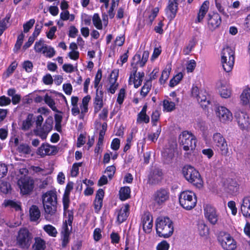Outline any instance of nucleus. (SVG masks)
Returning <instances> with one entry per match:
<instances>
[{
    "mask_svg": "<svg viewBox=\"0 0 250 250\" xmlns=\"http://www.w3.org/2000/svg\"><path fill=\"white\" fill-rule=\"evenodd\" d=\"M156 230L159 236L168 238L174 230L172 221L167 217H160L156 221Z\"/></svg>",
    "mask_w": 250,
    "mask_h": 250,
    "instance_id": "obj_1",
    "label": "nucleus"
},
{
    "mask_svg": "<svg viewBox=\"0 0 250 250\" xmlns=\"http://www.w3.org/2000/svg\"><path fill=\"white\" fill-rule=\"evenodd\" d=\"M43 121V118L42 115H39L37 117L36 120V128L34 130V132L36 136H38L42 140H44L46 138L48 134L52 130L53 121L52 119L48 118L43 126H42Z\"/></svg>",
    "mask_w": 250,
    "mask_h": 250,
    "instance_id": "obj_2",
    "label": "nucleus"
},
{
    "mask_svg": "<svg viewBox=\"0 0 250 250\" xmlns=\"http://www.w3.org/2000/svg\"><path fill=\"white\" fill-rule=\"evenodd\" d=\"M182 173L185 179L195 186L200 188L202 186L203 181L199 172L193 167L187 165L183 167Z\"/></svg>",
    "mask_w": 250,
    "mask_h": 250,
    "instance_id": "obj_3",
    "label": "nucleus"
},
{
    "mask_svg": "<svg viewBox=\"0 0 250 250\" xmlns=\"http://www.w3.org/2000/svg\"><path fill=\"white\" fill-rule=\"evenodd\" d=\"M33 239V234L27 228H21L16 235V244L22 249L27 250L30 247Z\"/></svg>",
    "mask_w": 250,
    "mask_h": 250,
    "instance_id": "obj_4",
    "label": "nucleus"
},
{
    "mask_svg": "<svg viewBox=\"0 0 250 250\" xmlns=\"http://www.w3.org/2000/svg\"><path fill=\"white\" fill-rule=\"evenodd\" d=\"M180 205L184 209L189 210L193 208L197 204V198L195 194L190 190L181 192L179 195Z\"/></svg>",
    "mask_w": 250,
    "mask_h": 250,
    "instance_id": "obj_5",
    "label": "nucleus"
},
{
    "mask_svg": "<svg viewBox=\"0 0 250 250\" xmlns=\"http://www.w3.org/2000/svg\"><path fill=\"white\" fill-rule=\"evenodd\" d=\"M181 145L183 146L185 151H192L196 147V139L195 137L188 131H183L179 137Z\"/></svg>",
    "mask_w": 250,
    "mask_h": 250,
    "instance_id": "obj_6",
    "label": "nucleus"
},
{
    "mask_svg": "<svg viewBox=\"0 0 250 250\" xmlns=\"http://www.w3.org/2000/svg\"><path fill=\"white\" fill-rule=\"evenodd\" d=\"M221 63L225 62L228 60V64H223L225 71L229 72L231 71L234 62V52L229 46L224 48L221 52Z\"/></svg>",
    "mask_w": 250,
    "mask_h": 250,
    "instance_id": "obj_7",
    "label": "nucleus"
},
{
    "mask_svg": "<svg viewBox=\"0 0 250 250\" xmlns=\"http://www.w3.org/2000/svg\"><path fill=\"white\" fill-rule=\"evenodd\" d=\"M170 193L167 188H160L156 190L152 195L154 204L162 207L169 199Z\"/></svg>",
    "mask_w": 250,
    "mask_h": 250,
    "instance_id": "obj_8",
    "label": "nucleus"
},
{
    "mask_svg": "<svg viewBox=\"0 0 250 250\" xmlns=\"http://www.w3.org/2000/svg\"><path fill=\"white\" fill-rule=\"evenodd\" d=\"M213 140L214 143L221 154L227 156L229 153V148L223 136L219 133H216L213 135Z\"/></svg>",
    "mask_w": 250,
    "mask_h": 250,
    "instance_id": "obj_9",
    "label": "nucleus"
},
{
    "mask_svg": "<svg viewBox=\"0 0 250 250\" xmlns=\"http://www.w3.org/2000/svg\"><path fill=\"white\" fill-rule=\"evenodd\" d=\"M34 183V181L29 177L22 178L18 181V185L23 194H28L33 190Z\"/></svg>",
    "mask_w": 250,
    "mask_h": 250,
    "instance_id": "obj_10",
    "label": "nucleus"
},
{
    "mask_svg": "<svg viewBox=\"0 0 250 250\" xmlns=\"http://www.w3.org/2000/svg\"><path fill=\"white\" fill-rule=\"evenodd\" d=\"M204 214L205 217L211 224H216L218 220V215L215 208L211 205H207L204 207Z\"/></svg>",
    "mask_w": 250,
    "mask_h": 250,
    "instance_id": "obj_11",
    "label": "nucleus"
},
{
    "mask_svg": "<svg viewBox=\"0 0 250 250\" xmlns=\"http://www.w3.org/2000/svg\"><path fill=\"white\" fill-rule=\"evenodd\" d=\"M234 114L240 127L242 130L247 129L250 125L248 115L245 112L240 110H236Z\"/></svg>",
    "mask_w": 250,
    "mask_h": 250,
    "instance_id": "obj_12",
    "label": "nucleus"
},
{
    "mask_svg": "<svg viewBox=\"0 0 250 250\" xmlns=\"http://www.w3.org/2000/svg\"><path fill=\"white\" fill-rule=\"evenodd\" d=\"M162 172L158 168L151 171L148 175V183L150 185H156L159 184L162 179Z\"/></svg>",
    "mask_w": 250,
    "mask_h": 250,
    "instance_id": "obj_13",
    "label": "nucleus"
},
{
    "mask_svg": "<svg viewBox=\"0 0 250 250\" xmlns=\"http://www.w3.org/2000/svg\"><path fill=\"white\" fill-rule=\"evenodd\" d=\"M143 228L146 233H149L153 226V219L149 212L145 213L142 217Z\"/></svg>",
    "mask_w": 250,
    "mask_h": 250,
    "instance_id": "obj_14",
    "label": "nucleus"
},
{
    "mask_svg": "<svg viewBox=\"0 0 250 250\" xmlns=\"http://www.w3.org/2000/svg\"><path fill=\"white\" fill-rule=\"evenodd\" d=\"M219 242L223 248L226 250H234L236 248V244L234 239L229 235H225L222 240L219 239Z\"/></svg>",
    "mask_w": 250,
    "mask_h": 250,
    "instance_id": "obj_15",
    "label": "nucleus"
},
{
    "mask_svg": "<svg viewBox=\"0 0 250 250\" xmlns=\"http://www.w3.org/2000/svg\"><path fill=\"white\" fill-rule=\"evenodd\" d=\"M62 203L63 206L64 215H65L66 213H68V225L71 226L73 220L74 212L72 210L68 209L70 203L69 195L64 194L63 195Z\"/></svg>",
    "mask_w": 250,
    "mask_h": 250,
    "instance_id": "obj_16",
    "label": "nucleus"
},
{
    "mask_svg": "<svg viewBox=\"0 0 250 250\" xmlns=\"http://www.w3.org/2000/svg\"><path fill=\"white\" fill-rule=\"evenodd\" d=\"M68 220H65L63 223L62 230V246L63 248H65L69 241V235L72 229V225L70 226V229L68 227Z\"/></svg>",
    "mask_w": 250,
    "mask_h": 250,
    "instance_id": "obj_17",
    "label": "nucleus"
},
{
    "mask_svg": "<svg viewBox=\"0 0 250 250\" xmlns=\"http://www.w3.org/2000/svg\"><path fill=\"white\" fill-rule=\"evenodd\" d=\"M208 28L213 30L218 27L221 23V18L217 13H214L212 15H208Z\"/></svg>",
    "mask_w": 250,
    "mask_h": 250,
    "instance_id": "obj_18",
    "label": "nucleus"
},
{
    "mask_svg": "<svg viewBox=\"0 0 250 250\" xmlns=\"http://www.w3.org/2000/svg\"><path fill=\"white\" fill-rule=\"evenodd\" d=\"M58 152L55 146L43 144L38 149V154L42 156L46 155H54Z\"/></svg>",
    "mask_w": 250,
    "mask_h": 250,
    "instance_id": "obj_19",
    "label": "nucleus"
},
{
    "mask_svg": "<svg viewBox=\"0 0 250 250\" xmlns=\"http://www.w3.org/2000/svg\"><path fill=\"white\" fill-rule=\"evenodd\" d=\"M217 116L219 118L220 121L222 122H225L229 121L232 119V114L226 107L221 106L218 107L216 112Z\"/></svg>",
    "mask_w": 250,
    "mask_h": 250,
    "instance_id": "obj_20",
    "label": "nucleus"
},
{
    "mask_svg": "<svg viewBox=\"0 0 250 250\" xmlns=\"http://www.w3.org/2000/svg\"><path fill=\"white\" fill-rule=\"evenodd\" d=\"M103 95L104 92L102 90H96V96L94 102V112L98 113L103 106Z\"/></svg>",
    "mask_w": 250,
    "mask_h": 250,
    "instance_id": "obj_21",
    "label": "nucleus"
},
{
    "mask_svg": "<svg viewBox=\"0 0 250 250\" xmlns=\"http://www.w3.org/2000/svg\"><path fill=\"white\" fill-rule=\"evenodd\" d=\"M178 2L168 1L166 8L168 18L170 20H173L176 16L178 10Z\"/></svg>",
    "mask_w": 250,
    "mask_h": 250,
    "instance_id": "obj_22",
    "label": "nucleus"
},
{
    "mask_svg": "<svg viewBox=\"0 0 250 250\" xmlns=\"http://www.w3.org/2000/svg\"><path fill=\"white\" fill-rule=\"evenodd\" d=\"M220 96L224 98H229L231 94V90L230 87L226 83L220 82L218 86Z\"/></svg>",
    "mask_w": 250,
    "mask_h": 250,
    "instance_id": "obj_23",
    "label": "nucleus"
},
{
    "mask_svg": "<svg viewBox=\"0 0 250 250\" xmlns=\"http://www.w3.org/2000/svg\"><path fill=\"white\" fill-rule=\"evenodd\" d=\"M209 2L208 0L205 1L202 5L201 6L196 19L195 21L196 23L201 22L207 12L208 11L209 8Z\"/></svg>",
    "mask_w": 250,
    "mask_h": 250,
    "instance_id": "obj_24",
    "label": "nucleus"
},
{
    "mask_svg": "<svg viewBox=\"0 0 250 250\" xmlns=\"http://www.w3.org/2000/svg\"><path fill=\"white\" fill-rule=\"evenodd\" d=\"M129 213V206L126 204L119 211L117 216V221L121 224L125 221Z\"/></svg>",
    "mask_w": 250,
    "mask_h": 250,
    "instance_id": "obj_25",
    "label": "nucleus"
},
{
    "mask_svg": "<svg viewBox=\"0 0 250 250\" xmlns=\"http://www.w3.org/2000/svg\"><path fill=\"white\" fill-rule=\"evenodd\" d=\"M42 202L57 204V197L56 191L50 190L42 195Z\"/></svg>",
    "mask_w": 250,
    "mask_h": 250,
    "instance_id": "obj_26",
    "label": "nucleus"
},
{
    "mask_svg": "<svg viewBox=\"0 0 250 250\" xmlns=\"http://www.w3.org/2000/svg\"><path fill=\"white\" fill-rule=\"evenodd\" d=\"M174 156V150L172 148H167L162 152V157L165 163H171Z\"/></svg>",
    "mask_w": 250,
    "mask_h": 250,
    "instance_id": "obj_27",
    "label": "nucleus"
},
{
    "mask_svg": "<svg viewBox=\"0 0 250 250\" xmlns=\"http://www.w3.org/2000/svg\"><path fill=\"white\" fill-rule=\"evenodd\" d=\"M149 56V52L147 51H144L141 58V55L136 54L133 57V60H137L135 65H139L141 67H143L147 62Z\"/></svg>",
    "mask_w": 250,
    "mask_h": 250,
    "instance_id": "obj_28",
    "label": "nucleus"
},
{
    "mask_svg": "<svg viewBox=\"0 0 250 250\" xmlns=\"http://www.w3.org/2000/svg\"><path fill=\"white\" fill-rule=\"evenodd\" d=\"M196 98L202 107L204 109L207 108L210 103L208 98L207 97V93L205 91L200 92Z\"/></svg>",
    "mask_w": 250,
    "mask_h": 250,
    "instance_id": "obj_29",
    "label": "nucleus"
},
{
    "mask_svg": "<svg viewBox=\"0 0 250 250\" xmlns=\"http://www.w3.org/2000/svg\"><path fill=\"white\" fill-rule=\"evenodd\" d=\"M117 77L118 74L113 71L110 75V83L111 84L108 89V91L111 94H114L118 87V83H116Z\"/></svg>",
    "mask_w": 250,
    "mask_h": 250,
    "instance_id": "obj_30",
    "label": "nucleus"
},
{
    "mask_svg": "<svg viewBox=\"0 0 250 250\" xmlns=\"http://www.w3.org/2000/svg\"><path fill=\"white\" fill-rule=\"evenodd\" d=\"M29 214L31 221H37L41 216V212L39 208L36 205H32L29 209Z\"/></svg>",
    "mask_w": 250,
    "mask_h": 250,
    "instance_id": "obj_31",
    "label": "nucleus"
},
{
    "mask_svg": "<svg viewBox=\"0 0 250 250\" xmlns=\"http://www.w3.org/2000/svg\"><path fill=\"white\" fill-rule=\"evenodd\" d=\"M35 242L32 245L33 250H44L46 248L45 241L41 237L34 238Z\"/></svg>",
    "mask_w": 250,
    "mask_h": 250,
    "instance_id": "obj_32",
    "label": "nucleus"
},
{
    "mask_svg": "<svg viewBox=\"0 0 250 250\" xmlns=\"http://www.w3.org/2000/svg\"><path fill=\"white\" fill-rule=\"evenodd\" d=\"M241 210L244 216H250V197L244 198Z\"/></svg>",
    "mask_w": 250,
    "mask_h": 250,
    "instance_id": "obj_33",
    "label": "nucleus"
},
{
    "mask_svg": "<svg viewBox=\"0 0 250 250\" xmlns=\"http://www.w3.org/2000/svg\"><path fill=\"white\" fill-rule=\"evenodd\" d=\"M45 212L47 215H53L57 211V205L49 203L42 202Z\"/></svg>",
    "mask_w": 250,
    "mask_h": 250,
    "instance_id": "obj_34",
    "label": "nucleus"
},
{
    "mask_svg": "<svg viewBox=\"0 0 250 250\" xmlns=\"http://www.w3.org/2000/svg\"><path fill=\"white\" fill-rule=\"evenodd\" d=\"M130 189L128 187L122 188L119 191L120 198L122 201L125 200L130 197Z\"/></svg>",
    "mask_w": 250,
    "mask_h": 250,
    "instance_id": "obj_35",
    "label": "nucleus"
},
{
    "mask_svg": "<svg viewBox=\"0 0 250 250\" xmlns=\"http://www.w3.org/2000/svg\"><path fill=\"white\" fill-rule=\"evenodd\" d=\"M33 114H29L28 115L26 120L23 121L21 126V129L23 130H28L32 125L34 122L33 121Z\"/></svg>",
    "mask_w": 250,
    "mask_h": 250,
    "instance_id": "obj_36",
    "label": "nucleus"
},
{
    "mask_svg": "<svg viewBox=\"0 0 250 250\" xmlns=\"http://www.w3.org/2000/svg\"><path fill=\"white\" fill-rule=\"evenodd\" d=\"M198 229L201 236H206L208 234L209 229L203 222H200L198 224Z\"/></svg>",
    "mask_w": 250,
    "mask_h": 250,
    "instance_id": "obj_37",
    "label": "nucleus"
},
{
    "mask_svg": "<svg viewBox=\"0 0 250 250\" xmlns=\"http://www.w3.org/2000/svg\"><path fill=\"white\" fill-rule=\"evenodd\" d=\"M10 184L7 181L0 180V190L4 194H8L11 191Z\"/></svg>",
    "mask_w": 250,
    "mask_h": 250,
    "instance_id": "obj_38",
    "label": "nucleus"
},
{
    "mask_svg": "<svg viewBox=\"0 0 250 250\" xmlns=\"http://www.w3.org/2000/svg\"><path fill=\"white\" fill-rule=\"evenodd\" d=\"M241 101L243 104H248L250 103V89H245L240 96Z\"/></svg>",
    "mask_w": 250,
    "mask_h": 250,
    "instance_id": "obj_39",
    "label": "nucleus"
},
{
    "mask_svg": "<svg viewBox=\"0 0 250 250\" xmlns=\"http://www.w3.org/2000/svg\"><path fill=\"white\" fill-rule=\"evenodd\" d=\"M45 103L51 108V109L57 113H61L60 111H59L56 107L55 106V102L51 98V97L48 95V94H46L44 99Z\"/></svg>",
    "mask_w": 250,
    "mask_h": 250,
    "instance_id": "obj_40",
    "label": "nucleus"
},
{
    "mask_svg": "<svg viewBox=\"0 0 250 250\" xmlns=\"http://www.w3.org/2000/svg\"><path fill=\"white\" fill-rule=\"evenodd\" d=\"M237 185H238L235 181L231 179L229 182V185L227 188V192L230 193V194H234L237 192L238 189V187Z\"/></svg>",
    "mask_w": 250,
    "mask_h": 250,
    "instance_id": "obj_41",
    "label": "nucleus"
},
{
    "mask_svg": "<svg viewBox=\"0 0 250 250\" xmlns=\"http://www.w3.org/2000/svg\"><path fill=\"white\" fill-rule=\"evenodd\" d=\"M151 87V80H147L142 87L140 94L143 97H145L149 92Z\"/></svg>",
    "mask_w": 250,
    "mask_h": 250,
    "instance_id": "obj_42",
    "label": "nucleus"
},
{
    "mask_svg": "<svg viewBox=\"0 0 250 250\" xmlns=\"http://www.w3.org/2000/svg\"><path fill=\"white\" fill-rule=\"evenodd\" d=\"M196 44V41L194 39L190 41L188 44L185 46L183 50L184 55H188L192 51V49L195 47Z\"/></svg>",
    "mask_w": 250,
    "mask_h": 250,
    "instance_id": "obj_43",
    "label": "nucleus"
},
{
    "mask_svg": "<svg viewBox=\"0 0 250 250\" xmlns=\"http://www.w3.org/2000/svg\"><path fill=\"white\" fill-rule=\"evenodd\" d=\"M46 45L44 43V41L42 39H40L39 41L36 42L34 45L35 51L37 53L42 52L43 53L45 46Z\"/></svg>",
    "mask_w": 250,
    "mask_h": 250,
    "instance_id": "obj_44",
    "label": "nucleus"
},
{
    "mask_svg": "<svg viewBox=\"0 0 250 250\" xmlns=\"http://www.w3.org/2000/svg\"><path fill=\"white\" fill-rule=\"evenodd\" d=\"M44 230L51 236L56 237L57 231L56 228L51 225H45L43 227Z\"/></svg>",
    "mask_w": 250,
    "mask_h": 250,
    "instance_id": "obj_45",
    "label": "nucleus"
},
{
    "mask_svg": "<svg viewBox=\"0 0 250 250\" xmlns=\"http://www.w3.org/2000/svg\"><path fill=\"white\" fill-rule=\"evenodd\" d=\"M17 66V63L16 62H13L7 68L6 71L3 74V77L7 78L11 75Z\"/></svg>",
    "mask_w": 250,
    "mask_h": 250,
    "instance_id": "obj_46",
    "label": "nucleus"
},
{
    "mask_svg": "<svg viewBox=\"0 0 250 250\" xmlns=\"http://www.w3.org/2000/svg\"><path fill=\"white\" fill-rule=\"evenodd\" d=\"M90 100V96L87 95L83 98L82 100V104L80 105L81 110H82L83 112H88V104Z\"/></svg>",
    "mask_w": 250,
    "mask_h": 250,
    "instance_id": "obj_47",
    "label": "nucleus"
},
{
    "mask_svg": "<svg viewBox=\"0 0 250 250\" xmlns=\"http://www.w3.org/2000/svg\"><path fill=\"white\" fill-rule=\"evenodd\" d=\"M92 21L93 24L98 29H102L103 25L102 21L98 14L95 13L94 14L92 18Z\"/></svg>",
    "mask_w": 250,
    "mask_h": 250,
    "instance_id": "obj_48",
    "label": "nucleus"
},
{
    "mask_svg": "<svg viewBox=\"0 0 250 250\" xmlns=\"http://www.w3.org/2000/svg\"><path fill=\"white\" fill-rule=\"evenodd\" d=\"M183 77V74L182 73H179L170 81L169 86L173 87L177 85L182 79Z\"/></svg>",
    "mask_w": 250,
    "mask_h": 250,
    "instance_id": "obj_49",
    "label": "nucleus"
},
{
    "mask_svg": "<svg viewBox=\"0 0 250 250\" xmlns=\"http://www.w3.org/2000/svg\"><path fill=\"white\" fill-rule=\"evenodd\" d=\"M164 108L167 110V111L170 112L175 109V104L173 102H169L167 100H165L163 101Z\"/></svg>",
    "mask_w": 250,
    "mask_h": 250,
    "instance_id": "obj_50",
    "label": "nucleus"
},
{
    "mask_svg": "<svg viewBox=\"0 0 250 250\" xmlns=\"http://www.w3.org/2000/svg\"><path fill=\"white\" fill-rule=\"evenodd\" d=\"M55 52L56 51L53 47L47 45L46 46H45L43 54H46L45 55L47 57L52 58L55 54Z\"/></svg>",
    "mask_w": 250,
    "mask_h": 250,
    "instance_id": "obj_51",
    "label": "nucleus"
},
{
    "mask_svg": "<svg viewBox=\"0 0 250 250\" xmlns=\"http://www.w3.org/2000/svg\"><path fill=\"white\" fill-rule=\"evenodd\" d=\"M10 16L7 15L2 21H0V36L2 34L3 31L7 28V24L9 22Z\"/></svg>",
    "mask_w": 250,
    "mask_h": 250,
    "instance_id": "obj_52",
    "label": "nucleus"
},
{
    "mask_svg": "<svg viewBox=\"0 0 250 250\" xmlns=\"http://www.w3.org/2000/svg\"><path fill=\"white\" fill-rule=\"evenodd\" d=\"M161 132V126L160 125L155 133L150 134L148 135V139L153 142L157 141Z\"/></svg>",
    "mask_w": 250,
    "mask_h": 250,
    "instance_id": "obj_53",
    "label": "nucleus"
},
{
    "mask_svg": "<svg viewBox=\"0 0 250 250\" xmlns=\"http://www.w3.org/2000/svg\"><path fill=\"white\" fill-rule=\"evenodd\" d=\"M102 78V71L101 69H99L97 72V74L95 76V80H94V87L95 88L97 89H99L100 86H99V84Z\"/></svg>",
    "mask_w": 250,
    "mask_h": 250,
    "instance_id": "obj_54",
    "label": "nucleus"
},
{
    "mask_svg": "<svg viewBox=\"0 0 250 250\" xmlns=\"http://www.w3.org/2000/svg\"><path fill=\"white\" fill-rule=\"evenodd\" d=\"M18 151L20 153L28 154L30 153L31 150L28 145L22 144L18 146Z\"/></svg>",
    "mask_w": 250,
    "mask_h": 250,
    "instance_id": "obj_55",
    "label": "nucleus"
},
{
    "mask_svg": "<svg viewBox=\"0 0 250 250\" xmlns=\"http://www.w3.org/2000/svg\"><path fill=\"white\" fill-rule=\"evenodd\" d=\"M137 122L138 123L144 122L148 123L149 122V117L146 113H139L138 114Z\"/></svg>",
    "mask_w": 250,
    "mask_h": 250,
    "instance_id": "obj_56",
    "label": "nucleus"
},
{
    "mask_svg": "<svg viewBox=\"0 0 250 250\" xmlns=\"http://www.w3.org/2000/svg\"><path fill=\"white\" fill-rule=\"evenodd\" d=\"M35 22V20L33 19H30L28 21L26 22L23 25V31L25 33L28 32L29 31V30L33 27Z\"/></svg>",
    "mask_w": 250,
    "mask_h": 250,
    "instance_id": "obj_57",
    "label": "nucleus"
},
{
    "mask_svg": "<svg viewBox=\"0 0 250 250\" xmlns=\"http://www.w3.org/2000/svg\"><path fill=\"white\" fill-rule=\"evenodd\" d=\"M116 171V167L114 166H108L106 167L105 173H107V176L110 179H111Z\"/></svg>",
    "mask_w": 250,
    "mask_h": 250,
    "instance_id": "obj_58",
    "label": "nucleus"
},
{
    "mask_svg": "<svg viewBox=\"0 0 250 250\" xmlns=\"http://www.w3.org/2000/svg\"><path fill=\"white\" fill-rule=\"evenodd\" d=\"M125 95V90L124 88H121L120 90L119 93H118L117 102L119 104H122L124 102V98Z\"/></svg>",
    "mask_w": 250,
    "mask_h": 250,
    "instance_id": "obj_59",
    "label": "nucleus"
},
{
    "mask_svg": "<svg viewBox=\"0 0 250 250\" xmlns=\"http://www.w3.org/2000/svg\"><path fill=\"white\" fill-rule=\"evenodd\" d=\"M82 165V163H74L71 169V175L73 177H76L79 173V167H81Z\"/></svg>",
    "mask_w": 250,
    "mask_h": 250,
    "instance_id": "obj_60",
    "label": "nucleus"
},
{
    "mask_svg": "<svg viewBox=\"0 0 250 250\" xmlns=\"http://www.w3.org/2000/svg\"><path fill=\"white\" fill-rule=\"evenodd\" d=\"M24 37V35L22 33H21L18 37L17 41L15 45V49H16L17 50L20 49V48L22 44Z\"/></svg>",
    "mask_w": 250,
    "mask_h": 250,
    "instance_id": "obj_61",
    "label": "nucleus"
},
{
    "mask_svg": "<svg viewBox=\"0 0 250 250\" xmlns=\"http://www.w3.org/2000/svg\"><path fill=\"white\" fill-rule=\"evenodd\" d=\"M215 3L216 7L219 12L225 16L228 17V15L221 5V0H215Z\"/></svg>",
    "mask_w": 250,
    "mask_h": 250,
    "instance_id": "obj_62",
    "label": "nucleus"
},
{
    "mask_svg": "<svg viewBox=\"0 0 250 250\" xmlns=\"http://www.w3.org/2000/svg\"><path fill=\"white\" fill-rule=\"evenodd\" d=\"M170 72L166 70L163 71L159 81L161 84L164 83L169 77Z\"/></svg>",
    "mask_w": 250,
    "mask_h": 250,
    "instance_id": "obj_63",
    "label": "nucleus"
},
{
    "mask_svg": "<svg viewBox=\"0 0 250 250\" xmlns=\"http://www.w3.org/2000/svg\"><path fill=\"white\" fill-rule=\"evenodd\" d=\"M169 245L166 241H163L157 247V250H168Z\"/></svg>",
    "mask_w": 250,
    "mask_h": 250,
    "instance_id": "obj_64",
    "label": "nucleus"
}]
</instances>
